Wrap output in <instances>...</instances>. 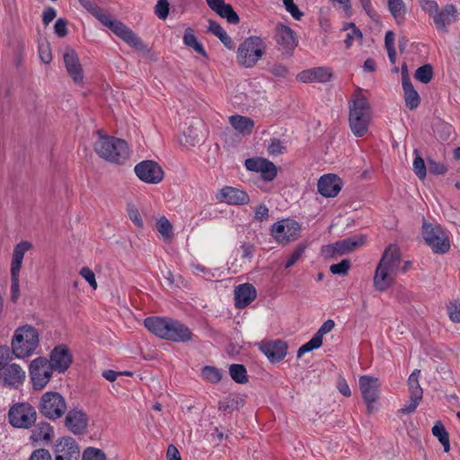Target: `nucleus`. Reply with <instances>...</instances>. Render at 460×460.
<instances>
[{"mask_svg":"<svg viewBox=\"0 0 460 460\" xmlns=\"http://www.w3.org/2000/svg\"><path fill=\"white\" fill-rule=\"evenodd\" d=\"M80 4L98 19L104 26L111 29L118 37L124 40L137 51L146 55L150 49L146 44L128 26L118 20H114L111 15L104 13L103 11L91 0H78Z\"/></svg>","mask_w":460,"mask_h":460,"instance_id":"f257e3e1","label":"nucleus"},{"mask_svg":"<svg viewBox=\"0 0 460 460\" xmlns=\"http://www.w3.org/2000/svg\"><path fill=\"white\" fill-rule=\"evenodd\" d=\"M349 122L352 133L358 137H363L368 130L372 110L368 100L361 93L360 89L349 102Z\"/></svg>","mask_w":460,"mask_h":460,"instance_id":"f03ea898","label":"nucleus"},{"mask_svg":"<svg viewBox=\"0 0 460 460\" xmlns=\"http://www.w3.org/2000/svg\"><path fill=\"white\" fill-rule=\"evenodd\" d=\"M99 137L94 143L96 154L111 163L121 164L128 157V147L125 140L102 135L98 131Z\"/></svg>","mask_w":460,"mask_h":460,"instance_id":"7ed1b4c3","label":"nucleus"},{"mask_svg":"<svg viewBox=\"0 0 460 460\" xmlns=\"http://www.w3.org/2000/svg\"><path fill=\"white\" fill-rule=\"evenodd\" d=\"M39 332L31 325L16 329L12 340V354L17 358L31 357L39 346Z\"/></svg>","mask_w":460,"mask_h":460,"instance_id":"20e7f679","label":"nucleus"},{"mask_svg":"<svg viewBox=\"0 0 460 460\" xmlns=\"http://www.w3.org/2000/svg\"><path fill=\"white\" fill-rule=\"evenodd\" d=\"M421 234L425 243L434 253L445 254L450 250L448 233L439 224H432L423 220Z\"/></svg>","mask_w":460,"mask_h":460,"instance_id":"39448f33","label":"nucleus"},{"mask_svg":"<svg viewBox=\"0 0 460 460\" xmlns=\"http://www.w3.org/2000/svg\"><path fill=\"white\" fill-rule=\"evenodd\" d=\"M265 50L266 44L260 37H249L238 47L237 61L244 67H252L265 54Z\"/></svg>","mask_w":460,"mask_h":460,"instance_id":"423d86ee","label":"nucleus"},{"mask_svg":"<svg viewBox=\"0 0 460 460\" xmlns=\"http://www.w3.org/2000/svg\"><path fill=\"white\" fill-rule=\"evenodd\" d=\"M31 248V243L23 241L15 245L11 262V300L16 303L20 297V270L24 254Z\"/></svg>","mask_w":460,"mask_h":460,"instance_id":"0eeeda50","label":"nucleus"},{"mask_svg":"<svg viewBox=\"0 0 460 460\" xmlns=\"http://www.w3.org/2000/svg\"><path fill=\"white\" fill-rule=\"evenodd\" d=\"M39 411L49 420H58L66 411V400L58 392H46L40 398Z\"/></svg>","mask_w":460,"mask_h":460,"instance_id":"6e6552de","label":"nucleus"},{"mask_svg":"<svg viewBox=\"0 0 460 460\" xmlns=\"http://www.w3.org/2000/svg\"><path fill=\"white\" fill-rule=\"evenodd\" d=\"M37 418L35 409L29 403H17L10 408L8 412L9 422L15 428L29 429Z\"/></svg>","mask_w":460,"mask_h":460,"instance_id":"1a4fd4ad","label":"nucleus"},{"mask_svg":"<svg viewBox=\"0 0 460 460\" xmlns=\"http://www.w3.org/2000/svg\"><path fill=\"white\" fill-rule=\"evenodd\" d=\"M30 376L34 389H42L50 380L54 368L46 358L39 357L30 364Z\"/></svg>","mask_w":460,"mask_h":460,"instance_id":"9d476101","label":"nucleus"},{"mask_svg":"<svg viewBox=\"0 0 460 460\" xmlns=\"http://www.w3.org/2000/svg\"><path fill=\"white\" fill-rule=\"evenodd\" d=\"M300 225L292 219H284L272 225L270 233L275 240L287 244L296 240L300 235Z\"/></svg>","mask_w":460,"mask_h":460,"instance_id":"9b49d317","label":"nucleus"},{"mask_svg":"<svg viewBox=\"0 0 460 460\" xmlns=\"http://www.w3.org/2000/svg\"><path fill=\"white\" fill-rule=\"evenodd\" d=\"M275 40L279 49L287 56H291L298 44L296 32L290 27L281 22L277 23L275 27Z\"/></svg>","mask_w":460,"mask_h":460,"instance_id":"f8f14e48","label":"nucleus"},{"mask_svg":"<svg viewBox=\"0 0 460 460\" xmlns=\"http://www.w3.org/2000/svg\"><path fill=\"white\" fill-rule=\"evenodd\" d=\"M136 175L146 183L157 184L164 179L162 167L153 160L138 163L134 168Z\"/></svg>","mask_w":460,"mask_h":460,"instance_id":"ddd939ff","label":"nucleus"},{"mask_svg":"<svg viewBox=\"0 0 460 460\" xmlns=\"http://www.w3.org/2000/svg\"><path fill=\"white\" fill-rule=\"evenodd\" d=\"M358 385L362 397L367 403V412L371 413L374 410L373 403L378 397V379L370 376H362L359 377Z\"/></svg>","mask_w":460,"mask_h":460,"instance_id":"4468645a","label":"nucleus"},{"mask_svg":"<svg viewBox=\"0 0 460 460\" xmlns=\"http://www.w3.org/2000/svg\"><path fill=\"white\" fill-rule=\"evenodd\" d=\"M244 164L248 171L261 172L266 181H271L277 175L276 165L265 158H248Z\"/></svg>","mask_w":460,"mask_h":460,"instance_id":"2eb2a0df","label":"nucleus"},{"mask_svg":"<svg viewBox=\"0 0 460 460\" xmlns=\"http://www.w3.org/2000/svg\"><path fill=\"white\" fill-rule=\"evenodd\" d=\"M72 361V354L67 346L64 344H59L52 349L49 360L54 370L59 373H64L70 367Z\"/></svg>","mask_w":460,"mask_h":460,"instance_id":"dca6fc26","label":"nucleus"},{"mask_svg":"<svg viewBox=\"0 0 460 460\" xmlns=\"http://www.w3.org/2000/svg\"><path fill=\"white\" fill-rule=\"evenodd\" d=\"M64 63L68 75L71 76L75 84H80L83 83L84 73L79 61V58L70 47H66L63 56Z\"/></svg>","mask_w":460,"mask_h":460,"instance_id":"f3484780","label":"nucleus"},{"mask_svg":"<svg viewBox=\"0 0 460 460\" xmlns=\"http://www.w3.org/2000/svg\"><path fill=\"white\" fill-rule=\"evenodd\" d=\"M88 417L83 410H70L65 419V426L75 435H81L86 431Z\"/></svg>","mask_w":460,"mask_h":460,"instance_id":"a211bd4d","label":"nucleus"},{"mask_svg":"<svg viewBox=\"0 0 460 460\" xmlns=\"http://www.w3.org/2000/svg\"><path fill=\"white\" fill-rule=\"evenodd\" d=\"M260 349L271 363H277L286 357L288 344L280 340L263 341L260 345Z\"/></svg>","mask_w":460,"mask_h":460,"instance_id":"6ab92c4d","label":"nucleus"},{"mask_svg":"<svg viewBox=\"0 0 460 460\" xmlns=\"http://www.w3.org/2000/svg\"><path fill=\"white\" fill-rule=\"evenodd\" d=\"M457 18V11L454 4H447L434 15V24L437 30L443 33L448 32V26L455 23Z\"/></svg>","mask_w":460,"mask_h":460,"instance_id":"aec40b11","label":"nucleus"},{"mask_svg":"<svg viewBox=\"0 0 460 460\" xmlns=\"http://www.w3.org/2000/svg\"><path fill=\"white\" fill-rule=\"evenodd\" d=\"M333 75L332 69L325 66H318L300 72L296 78L303 83H327Z\"/></svg>","mask_w":460,"mask_h":460,"instance_id":"412c9836","label":"nucleus"},{"mask_svg":"<svg viewBox=\"0 0 460 460\" xmlns=\"http://www.w3.org/2000/svg\"><path fill=\"white\" fill-rule=\"evenodd\" d=\"M217 199L226 201L230 205H246L250 202V197L244 190L226 186L217 194Z\"/></svg>","mask_w":460,"mask_h":460,"instance_id":"4be33fe9","label":"nucleus"},{"mask_svg":"<svg viewBox=\"0 0 460 460\" xmlns=\"http://www.w3.org/2000/svg\"><path fill=\"white\" fill-rule=\"evenodd\" d=\"M317 189L323 197L333 198L341 190V180L335 174H325L319 179Z\"/></svg>","mask_w":460,"mask_h":460,"instance_id":"5701e85b","label":"nucleus"},{"mask_svg":"<svg viewBox=\"0 0 460 460\" xmlns=\"http://www.w3.org/2000/svg\"><path fill=\"white\" fill-rule=\"evenodd\" d=\"M401 261L402 259L399 248L394 244H390L384 251L378 266L382 267L385 270L397 274Z\"/></svg>","mask_w":460,"mask_h":460,"instance_id":"b1692460","label":"nucleus"},{"mask_svg":"<svg viewBox=\"0 0 460 460\" xmlns=\"http://www.w3.org/2000/svg\"><path fill=\"white\" fill-rule=\"evenodd\" d=\"M256 296L257 291L252 284L238 285L234 288V305L237 308H244L256 298Z\"/></svg>","mask_w":460,"mask_h":460,"instance_id":"393cba45","label":"nucleus"},{"mask_svg":"<svg viewBox=\"0 0 460 460\" xmlns=\"http://www.w3.org/2000/svg\"><path fill=\"white\" fill-rule=\"evenodd\" d=\"M25 372L18 364H8L1 372L4 385L17 388L25 379Z\"/></svg>","mask_w":460,"mask_h":460,"instance_id":"a878e982","label":"nucleus"},{"mask_svg":"<svg viewBox=\"0 0 460 460\" xmlns=\"http://www.w3.org/2000/svg\"><path fill=\"white\" fill-rule=\"evenodd\" d=\"M166 339L174 342H186L192 339L190 330L181 322L172 319L170 321Z\"/></svg>","mask_w":460,"mask_h":460,"instance_id":"bb28decb","label":"nucleus"},{"mask_svg":"<svg viewBox=\"0 0 460 460\" xmlns=\"http://www.w3.org/2000/svg\"><path fill=\"white\" fill-rule=\"evenodd\" d=\"M171 318L168 317H147L144 321L145 327L161 339H166Z\"/></svg>","mask_w":460,"mask_h":460,"instance_id":"cd10ccee","label":"nucleus"},{"mask_svg":"<svg viewBox=\"0 0 460 460\" xmlns=\"http://www.w3.org/2000/svg\"><path fill=\"white\" fill-rule=\"evenodd\" d=\"M395 276L396 273L385 270L377 265L374 276V286L376 289L378 291L386 290L394 284Z\"/></svg>","mask_w":460,"mask_h":460,"instance_id":"c85d7f7f","label":"nucleus"},{"mask_svg":"<svg viewBox=\"0 0 460 460\" xmlns=\"http://www.w3.org/2000/svg\"><path fill=\"white\" fill-rule=\"evenodd\" d=\"M229 123L239 134L243 136L250 135L254 127L253 119L242 115L230 116Z\"/></svg>","mask_w":460,"mask_h":460,"instance_id":"c756f323","label":"nucleus"},{"mask_svg":"<svg viewBox=\"0 0 460 460\" xmlns=\"http://www.w3.org/2000/svg\"><path fill=\"white\" fill-rule=\"evenodd\" d=\"M365 243L364 235H353L349 238L336 242L339 255L349 253L360 247Z\"/></svg>","mask_w":460,"mask_h":460,"instance_id":"7c9ffc66","label":"nucleus"},{"mask_svg":"<svg viewBox=\"0 0 460 460\" xmlns=\"http://www.w3.org/2000/svg\"><path fill=\"white\" fill-rule=\"evenodd\" d=\"M55 453L66 456L75 454V460H78L80 451L75 440L71 437H66L56 444Z\"/></svg>","mask_w":460,"mask_h":460,"instance_id":"2f4dec72","label":"nucleus"},{"mask_svg":"<svg viewBox=\"0 0 460 460\" xmlns=\"http://www.w3.org/2000/svg\"><path fill=\"white\" fill-rule=\"evenodd\" d=\"M208 31L217 36L228 49H234V46L231 37L227 35L219 23L213 20H209Z\"/></svg>","mask_w":460,"mask_h":460,"instance_id":"473e14b6","label":"nucleus"},{"mask_svg":"<svg viewBox=\"0 0 460 460\" xmlns=\"http://www.w3.org/2000/svg\"><path fill=\"white\" fill-rule=\"evenodd\" d=\"M405 105L410 110H415L420 103V97L411 83L402 84Z\"/></svg>","mask_w":460,"mask_h":460,"instance_id":"72a5a7b5","label":"nucleus"},{"mask_svg":"<svg viewBox=\"0 0 460 460\" xmlns=\"http://www.w3.org/2000/svg\"><path fill=\"white\" fill-rule=\"evenodd\" d=\"M183 43L187 47L192 48L196 52H198L201 56L208 58V54H207L205 49L199 42L197 37L194 34V31L191 28H187L185 30L184 35H183Z\"/></svg>","mask_w":460,"mask_h":460,"instance_id":"f704fd0d","label":"nucleus"},{"mask_svg":"<svg viewBox=\"0 0 460 460\" xmlns=\"http://www.w3.org/2000/svg\"><path fill=\"white\" fill-rule=\"evenodd\" d=\"M388 9L398 24L403 22L406 14V5L402 0H388Z\"/></svg>","mask_w":460,"mask_h":460,"instance_id":"c9c22d12","label":"nucleus"},{"mask_svg":"<svg viewBox=\"0 0 460 460\" xmlns=\"http://www.w3.org/2000/svg\"><path fill=\"white\" fill-rule=\"evenodd\" d=\"M431 432L442 444L444 451L448 452L450 450L449 435L442 422L439 420L437 421L433 426Z\"/></svg>","mask_w":460,"mask_h":460,"instance_id":"e433bc0d","label":"nucleus"},{"mask_svg":"<svg viewBox=\"0 0 460 460\" xmlns=\"http://www.w3.org/2000/svg\"><path fill=\"white\" fill-rule=\"evenodd\" d=\"M53 437V428L48 422L39 423L37 429L33 432L32 438L35 440L50 441Z\"/></svg>","mask_w":460,"mask_h":460,"instance_id":"4c0bfd02","label":"nucleus"},{"mask_svg":"<svg viewBox=\"0 0 460 460\" xmlns=\"http://www.w3.org/2000/svg\"><path fill=\"white\" fill-rule=\"evenodd\" d=\"M229 374L234 381L238 384H245L248 382L247 371L243 365L232 364L229 367Z\"/></svg>","mask_w":460,"mask_h":460,"instance_id":"58836bf2","label":"nucleus"},{"mask_svg":"<svg viewBox=\"0 0 460 460\" xmlns=\"http://www.w3.org/2000/svg\"><path fill=\"white\" fill-rule=\"evenodd\" d=\"M220 17L226 19L231 24H237L240 22L239 16L230 4H225L217 12Z\"/></svg>","mask_w":460,"mask_h":460,"instance_id":"ea45409f","label":"nucleus"},{"mask_svg":"<svg viewBox=\"0 0 460 460\" xmlns=\"http://www.w3.org/2000/svg\"><path fill=\"white\" fill-rule=\"evenodd\" d=\"M350 29V31L347 33L346 38L344 40V43L346 45V48H350L353 44V42L357 40H362V32L358 28L356 27V25L353 22L347 23L343 30L348 31Z\"/></svg>","mask_w":460,"mask_h":460,"instance_id":"a19ab883","label":"nucleus"},{"mask_svg":"<svg viewBox=\"0 0 460 460\" xmlns=\"http://www.w3.org/2000/svg\"><path fill=\"white\" fill-rule=\"evenodd\" d=\"M433 67L430 64H426L415 71L414 77L422 84H429L433 78Z\"/></svg>","mask_w":460,"mask_h":460,"instance_id":"79ce46f5","label":"nucleus"},{"mask_svg":"<svg viewBox=\"0 0 460 460\" xmlns=\"http://www.w3.org/2000/svg\"><path fill=\"white\" fill-rule=\"evenodd\" d=\"M420 370L415 369L408 378V386L410 394H416L418 396H423V390L419 383V376Z\"/></svg>","mask_w":460,"mask_h":460,"instance_id":"37998d69","label":"nucleus"},{"mask_svg":"<svg viewBox=\"0 0 460 460\" xmlns=\"http://www.w3.org/2000/svg\"><path fill=\"white\" fill-rule=\"evenodd\" d=\"M156 227L164 240H171L172 238V226L165 217H161L158 219Z\"/></svg>","mask_w":460,"mask_h":460,"instance_id":"c03bdc74","label":"nucleus"},{"mask_svg":"<svg viewBox=\"0 0 460 460\" xmlns=\"http://www.w3.org/2000/svg\"><path fill=\"white\" fill-rule=\"evenodd\" d=\"M414 154L416 156L413 160V171L420 180H423L427 175V167L425 162L423 158L419 155L417 149L414 150Z\"/></svg>","mask_w":460,"mask_h":460,"instance_id":"a18cd8bd","label":"nucleus"},{"mask_svg":"<svg viewBox=\"0 0 460 460\" xmlns=\"http://www.w3.org/2000/svg\"><path fill=\"white\" fill-rule=\"evenodd\" d=\"M202 377L211 383H217L221 379L220 371L215 367L210 366H206L202 368L201 371Z\"/></svg>","mask_w":460,"mask_h":460,"instance_id":"49530a36","label":"nucleus"},{"mask_svg":"<svg viewBox=\"0 0 460 460\" xmlns=\"http://www.w3.org/2000/svg\"><path fill=\"white\" fill-rule=\"evenodd\" d=\"M351 263L348 259L342 260L341 262L332 264L330 267V271L334 275L345 276L350 269Z\"/></svg>","mask_w":460,"mask_h":460,"instance_id":"de8ad7c7","label":"nucleus"},{"mask_svg":"<svg viewBox=\"0 0 460 460\" xmlns=\"http://www.w3.org/2000/svg\"><path fill=\"white\" fill-rule=\"evenodd\" d=\"M322 341L313 336V338L302 345L297 350V358H301L305 353L309 352L313 349H318L322 346Z\"/></svg>","mask_w":460,"mask_h":460,"instance_id":"09e8293b","label":"nucleus"},{"mask_svg":"<svg viewBox=\"0 0 460 460\" xmlns=\"http://www.w3.org/2000/svg\"><path fill=\"white\" fill-rule=\"evenodd\" d=\"M423 396H418L416 394H410V400L400 410V412L408 414L415 411L418 405L421 402Z\"/></svg>","mask_w":460,"mask_h":460,"instance_id":"8fccbe9b","label":"nucleus"},{"mask_svg":"<svg viewBox=\"0 0 460 460\" xmlns=\"http://www.w3.org/2000/svg\"><path fill=\"white\" fill-rule=\"evenodd\" d=\"M83 460H106V456L101 449L88 447L83 454Z\"/></svg>","mask_w":460,"mask_h":460,"instance_id":"3c124183","label":"nucleus"},{"mask_svg":"<svg viewBox=\"0 0 460 460\" xmlns=\"http://www.w3.org/2000/svg\"><path fill=\"white\" fill-rule=\"evenodd\" d=\"M170 4L167 0H158L155 6V13L161 20H165L169 14Z\"/></svg>","mask_w":460,"mask_h":460,"instance_id":"603ef678","label":"nucleus"},{"mask_svg":"<svg viewBox=\"0 0 460 460\" xmlns=\"http://www.w3.org/2000/svg\"><path fill=\"white\" fill-rule=\"evenodd\" d=\"M283 4L295 20L299 21L304 16V13L295 4L294 0H283Z\"/></svg>","mask_w":460,"mask_h":460,"instance_id":"864d4df0","label":"nucleus"},{"mask_svg":"<svg viewBox=\"0 0 460 460\" xmlns=\"http://www.w3.org/2000/svg\"><path fill=\"white\" fill-rule=\"evenodd\" d=\"M420 5L425 13L433 18L435 13H438L439 11L438 3L433 0H420Z\"/></svg>","mask_w":460,"mask_h":460,"instance_id":"5fc2aeb1","label":"nucleus"},{"mask_svg":"<svg viewBox=\"0 0 460 460\" xmlns=\"http://www.w3.org/2000/svg\"><path fill=\"white\" fill-rule=\"evenodd\" d=\"M447 311L452 322L460 323V299L451 302L447 306Z\"/></svg>","mask_w":460,"mask_h":460,"instance_id":"6e6d98bb","label":"nucleus"},{"mask_svg":"<svg viewBox=\"0 0 460 460\" xmlns=\"http://www.w3.org/2000/svg\"><path fill=\"white\" fill-rule=\"evenodd\" d=\"M40 58L44 64H49L52 60V53L48 42L39 44Z\"/></svg>","mask_w":460,"mask_h":460,"instance_id":"4d7b16f0","label":"nucleus"},{"mask_svg":"<svg viewBox=\"0 0 460 460\" xmlns=\"http://www.w3.org/2000/svg\"><path fill=\"white\" fill-rule=\"evenodd\" d=\"M305 248L306 245L304 243L297 245L293 253L290 255L289 259L287 261L285 267L287 269L292 267L301 258L305 251Z\"/></svg>","mask_w":460,"mask_h":460,"instance_id":"13d9d810","label":"nucleus"},{"mask_svg":"<svg viewBox=\"0 0 460 460\" xmlns=\"http://www.w3.org/2000/svg\"><path fill=\"white\" fill-rule=\"evenodd\" d=\"M128 214L130 220L139 228H142L144 226L142 217L137 208L134 205L128 206Z\"/></svg>","mask_w":460,"mask_h":460,"instance_id":"bf43d9fd","label":"nucleus"},{"mask_svg":"<svg viewBox=\"0 0 460 460\" xmlns=\"http://www.w3.org/2000/svg\"><path fill=\"white\" fill-rule=\"evenodd\" d=\"M428 170L431 174L439 175L446 173L447 169L443 164L429 159Z\"/></svg>","mask_w":460,"mask_h":460,"instance_id":"052dcab7","label":"nucleus"},{"mask_svg":"<svg viewBox=\"0 0 460 460\" xmlns=\"http://www.w3.org/2000/svg\"><path fill=\"white\" fill-rule=\"evenodd\" d=\"M286 149L284 144L278 138H273L268 147V152L270 155H278L284 152Z\"/></svg>","mask_w":460,"mask_h":460,"instance_id":"680f3d73","label":"nucleus"},{"mask_svg":"<svg viewBox=\"0 0 460 460\" xmlns=\"http://www.w3.org/2000/svg\"><path fill=\"white\" fill-rule=\"evenodd\" d=\"M238 407V400L235 396H229L223 401L218 402V409L221 411H226L228 409L234 410Z\"/></svg>","mask_w":460,"mask_h":460,"instance_id":"e2e57ef3","label":"nucleus"},{"mask_svg":"<svg viewBox=\"0 0 460 460\" xmlns=\"http://www.w3.org/2000/svg\"><path fill=\"white\" fill-rule=\"evenodd\" d=\"M80 275L89 283V285L93 288H97V282L95 279V275L93 271L88 267H84L80 270Z\"/></svg>","mask_w":460,"mask_h":460,"instance_id":"0e129e2a","label":"nucleus"},{"mask_svg":"<svg viewBox=\"0 0 460 460\" xmlns=\"http://www.w3.org/2000/svg\"><path fill=\"white\" fill-rule=\"evenodd\" d=\"M334 325L335 323L332 320L329 319L325 321L314 336L323 341V336L330 332L334 328Z\"/></svg>","mask_w":460,"mask_h":460,"instance_id":"69168bd1","label":"nucleus"},{"mask_svg":"<svg viewBox=\"0 0 460 460\" xmlns=\"http://www.w3.org/2000/svg\"><path fill=\"white\" fill-rule=\"evenodd\" d=\"M66 25H67V21L66 19L59 18L57 20V22L54 25V30H55V33L59 38H64L67 35Z\"/></svg>","mask_w":460,"mask_h":460,"instance_id":"338daca9","label":"nucleus"},{"mask_svg":"<svg viewBox=\"0 0 460 460\" xmlns=\"http://www.w3.org/2000/svg\"><path fill=\"white\" fill-rule=\"evenodd\" d=\"M28 460H52L51 455L45 448L34 450Z\"/></svg>","mask_w":460,"mask_h":460,"instance_id":"774afa93","label":"nucleus"}]
</instances>
